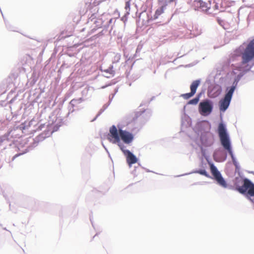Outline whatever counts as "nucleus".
Masks as SVG:
<instances>
[{"label":"nucleus","instance_id":"nucleus-1","mask_svg":"<svg viewBox=\"0 0 254 254\" xmlns=\"http://www.w3.org/2000/svg\"><path fill=\"white\" fill-rule=\"evenodd\" d=\"M217 132L220 144L223 149L218 148L214 151L213 157L214 160L217 162L225 161L227 157V153H228L230 155L233 163L235 167V172H239L240 166L233 153L231 138L227 131L226 126L223 122L219 123Z\"/></svg>","mask_w":254,"mask_h":254},{"label":"nucleus","instance_id":"nucleus-2","mask_svg":"<svg viewBox=\"0 0 254 254\" xmlns=\"http://www.w3.org/2000/svg\"><path fill=\"white\" fill-rule=\"evenodd\" d=\"M118 128L112 125L109 128L108 140L113 144H117L121 150L125 149V144H130L134 139V135L130 132L123 130L119 125Z\"/></svg>","mask_w":254,"mask_h":254},{"label":"nucleus","instance_id":"nucleus-3","mask_svg":"<svg viewBox=\"0 0 254 254\" xmlns=\"http://www.w3.org/2000/svg\"><path fill=\"white\" fill-rule=\"evenodd\" d=\"M115 21L116 19L113 18L105 21L102 17H97L96 13H93L88 18L86 24L90 27L89 33L90 34L94 33L97 29L102 28L101 31L95 35L96 37H99L106 34L108 31L110 32L113 26L112 24L113 22L114 24Z\"/></svg>","mask_w":254,"mask_h":254},{"label":"nucleus","instance_id":"nucleus-4","mask_svg":"<svg viewBox=\"0 0 254 254\" xmlns=\"http://www.w3.org/2000/svg\"><path fill=\"white\" fill-rule=\"evenodd\" d=\"M233 184L234 186H229L228 189L235 190L243 195L254 185V183L250 179L238 177L233 180Z\"/></svg>","mask_w":254,"mask_h":254},{"label":"nucleus","instance_id":"nucleus-5","mask_svg":"<svg viewBox=\"0 0 254 254\" xmlns=\"http://www.w3.org/2000/svg\"><path fill=\"white\" fill-rule=\"evenodd\" d=\"M254 65L253 64L252 65L248 64L246 66L244 69L242 70L239 66H236V68H233L232 74L235 75L232 85L231 86H228L226 88L225 92L233 95L235 90H236L238 83L241 80V78L246 74V73L252 68Z\"/></svg>","mask_w":254,"mask_h":254},{"label":"nucleus","instance_id":"nucleus-6","mask_svg":"<svg viewBox=\"0 0 254 254\" xmlns=\"http://www.w3.org/2000/svg\"><path fill=\"white\" fill-rule=\"evenodd\" d=\"M140 111L134 113V116L131 120V123L138 126L143 125L151 116V111L149 109H140Z\"/></svg>","mask_w":254,"mask_h":254},{"label":"nucleus","instance_id":"nucleus-7","mask_svg":"<svg viewBox=\"0 0 254 254\" xmlns=\"http://www.w3.org/2000/svg\"><path fill=\"white\" fill-rule=\"evenodd\" d=\"M159 4L160 7L157 8L153 15V16L149 15L146 11H142L140 13L139 18L140 19L141 17L143 16H147L146 21L149 22L150 21H152L157 19L159 15L164 12V10L166 9V6L170 2L166 1V0H158Z\"/></svg>","mask_w":254,"mask_h":254},{"label":"nucleus","instance_id":"nucleus-8","mask_svg":"<svg viewBox=\"0 0 254 254\" xmlns=\"http://www.w3.org/2000/svg\"><path fill=\"white\" fill-rule=\"evenodd\" d=\"M213 106V103L211 100L205 99L199 103L198 112L201 116L207 117L212 113Z\"/></svg>","mask_w":254,"mask_h":254},{"label":"nucleus","instance_id":"nucleus-9","mask_svg":"<svg viewBox=\"0 0 254 254\" xmlns=\"http://www.w3.org/2000/svg\"><path fill=\"white\" fill-rule=\"evenodd\" d=\"M46 137L47 136L45 133H41L40 135L36 136L35 138L33 139V142L30 144V145L26 147V148L24 149V150L22 151L21 152L15 154L12 157L11 160L13 161L16 158L18 157V156L28 152L30 150H32L34 148H35L36 146L38 145L39 142L44 140Z\"/></svg>","mask_w":254,"mask_h":254},{"label":"nucleus","instance_id":"nucleus-10","mask_svg":"<svg viewBox=\"0 0 254 254\" xmlns=\"http://www.w3.org/2000/svg\"><path fill=\"white\" fill-rule=\"evenodd\" d=\"M198 136L199 141L198 144L202 145L205 147L211 146L215 142L214 134L211 131L205 132Z\"/></svg>","mask_w":254,"mask_h":254},{"label":"nucleus","instance_id":"nucleus-11","mask_svg":"<svg viewBox=\"0 0 254 254\" xmlns=\"http://www.w3.org/2000/svg\"><path fill=\"white\" fill-rule=\"evenodd\" d=\"M211 126L208 121H201L197 122L194 127V131L197 135H199L205 132L210 131Z\"/></svg>","mask_w":254,"mask_h":254},{"label":"nucleus","instance_id":"nucleus-12","mask_svg":"<svg viewBox=\"0 0 254 254\" xmlns=\"http://www.w3.org/2000/svg\"><path fill=\"white\" fill-rule=\"evenodd\" d=\"M233 95L225 92L223 98L219 102V108L220 112H225L229 108Z\"/></svg>","mask_w":254,"mask_h":254},{"label":"nucleus","instance_id":"nucleus-13","mask_svg":"<svg viewBox=\"0 0 254 254\" xmlns=\"http://www.w3.org/2000/svg\"><path fill=\"white\" fill-rule=\"evenodd\" d=\"M243 51H241L240 49H237L234 54L230 57L228 61L229 64H231L232 66H234L237 63L236 62H240L242 64L244 65L246 64H243L242 62V54Z\"/></svg>","mask_w":254,"mask_h":254},{"label":"nucleus","instance_id":"nucleus-14","mask_svg":"<svg viewBox=\"0 0 254 254\" xmlns=\"http://www.w3.org/2000/svg\"><path fill=\"white\" fill-rule=\"evenodd\" d=\"M121 150L125 156L127 163L129 167H131L132 164L137 163L138 159L132 152L126 148Z\"/></svg>","mask_w":254,"mask_h":254},{"label":"nucleus","instance_id":"nucleus-15","mask_svg":"<svg viewBox=\"0 0 254 254\" xmlns=\"http://www.w3.org/2000/svg\"><path fill=\"white\" fill-rule=\"evenodd\" d=\"M194 6L195 10L206 12L210 8L211 3L210 1L206 2L202 0H196L194 1Z\"/></svg>","mask_w":254,"mask_h":254},{"label":"nucleus","instance_id":"nucleus-16","mask_svg":"<svg viewBox=\"0 0 254 254\" xmlns=\"http://www.w3.org/2000/svg\"><path fill=\"white\" fill-rule=\"evenodd\" d=\"M192 173L199 174L201 175L204 176L207 178H211V176L206 171L205 169H200L198 170H195L190 173H185L184 174L175 176V177H181V176H185V175H189V174H190Z\"/></svg>","mask_w":254,"mask_h":254},{"label":"nucleus","instance_id":"nucleus-17","mask_svg":"<svg viewBox=\"0 0 254 254\" xmlns=\"http://www.w3.org/2000/svg\"><path fill=\"white\" fill-rule=\"evenodd\" d=\"M102 75L107 78H111L114 76L115 74V70H113V65H110L108 68L105 69H101Z\"/></svg>","mask_w":254,"mask_h":254},{"label":"nucleus","instance_id":"nucleus-18","mask_svg":"<svg viewBox=\"0 0 254 254\" xmlns=\"http://www.w3.org/2000/svg\"><path fill=\"white\" fill-rule=\"evenodd\" d=\"M191 125V119L190 118L185 115L182 118V126L183 127L188 128Z\"/></svg>","mask_w":254,"mask_h":254},{"label":"nucleus","instance_id":"nucleus-19","mask_svg":"<svg viewBox=\"0 0 254 254\" xmlns=\"http://www.w3.org/2000/svg\"><path fill=\"white\" fill-rule=\"evenodd\" d=\"M214 179L217 182V183L219 186H220L224 188H228L229 186L227 185V183L226 181L223 178V177H222L221 174H220L218 176H217Z\"/></svg>","mask_w":254,"mask_h":254},{"label":"nucleus","instance_id":"nucleus-20","mask_svg":"<svg viewBox=\"0 0 254 254\" xmlns=\"http://www.w3.org/2000/svg\"><path fill=\"white\" fill-rule=\"evenodd\" d=\"M200 79L194 80L190 85V92L195 94L198 87L200 84Z\"/></svg>","mask_w":254,"mask_h":254},{"label":"nucleus","instance_id":"nucleus-21","mask_svg":"<svg viewBox=\"0 0 254 254\" xmlns=\"http://www.w3.org/2000/svg\"><path fill=\"white\" fill-rule=\"evenodd\" d=\"M211 92H212V97L213 98H215L221 94L222 92V87L219 85H216L213 87Z\"/></svg>","mask_w":254,"mask_h":254},{"label":"nucleus","instance_id":"nucleus-22","mask_svg":"<svg viewBox=\"0 0 254 254\" xmlns=\"http://www.w3.org/2000/svg\"><path fill=\"white\" fill-rule=\"evenodd\" d=\"M210 169L211 173L213 177V179L221 174V173L218 171L217 167L214 165V163H212L211 165L210 166Z\"/></svg>","mask_w":254,"mask_h":254},{"label":"nucleus","instance_id":"nucleus-23","mask_svg":"<svg viewBox=\"0 0 254 254\" xmlns=\"http://www.w3.org/2000/svg\"><path fill=\"white\" fill-rule=\"evenodd\" d=\"M84 101V99L82 97H80L78 99H73L70 101L69 104L73 108L75 106V105L79 104Z\"/></svg>","mask_w":254,"mask_h":254},{"label":"nucleus","instance_id":"nucleus-24","mask_svg":"<svg viewBox=\"0 0 254 254\" xmlns=\"http://www.w3.org/2000/svg\"><path fill=\"white\" fill-rule=\"evenodd\" d=\"M57 119H56V121H55V124L53 127V131H58V130L59 129V127L62 126V119H59V121H60V122H58L57 123H56V122H57Z\"/></svg>","mask_w":254,"mask_h":254},{"label":"nucleus","instance_id":"nucleus-25","mask_svg":"<svg viewBox=\"0 0 254 254\" xmlns=\"http://www.w3.org/2000/svg\"><path fill=\"white\" fill-rule=\"evenodd\" d=\"M130 0H126L125 9L127 14H129V11L130 9Z\"/></svg>","mask_w":254,"mask_h":254},{"label":"nucleus","instance_id":"nucleus-26","mask_svg":"<svg viewBox=\"0 0 254 254\" xmlns=\"http://www.w3.org/2000/svg\"><path fill=\"white\" fill-rule=\"evenodd\" d=\"M194 95V94L190 92L189 93L182 94L180 96L183 97L185 99H189Z\"/></svg>","mask_w":254,"mask_h":254},{"label":"nucleus","instance_id":"nucleus-27","mask_svg":"<svg viewBox=\"0 0 254 254\" xmlns=\"http://www.w3.org/2000/svg\"><path fill=\"white\" fill-rule=\"evenodd\" d=\"M110 105V103H107L105 104L102 107V108L100 109L99 111L98 112V116H100L104 111L108 107V106Z\"/></svg>","mask_w":254,"mask_h":254},{"label":"nucleus","instance_id":"nucleus-28","mask_svg":"<svg viewBox=\"0 0 254 254\" xmlns=\"http://www.w3.org/2000/svg\"><path fill=\"white\" fill-rule=\"evenodd\" d=\"M198 98V97H194L193 99L190 100L187 104L194 105H196L199 102Z\"/></svg>","mask_w":254,"mask_h":254},{"label":"nucleus","instance_id":"nucleus-29","mask_svg":"<svg viewBox=\"0 0 254 254\" xmlns=\"http://www.w3.org/2000/svg\"><path fill=\"white\" fill-rule=\"evenodd\" d=\"M197 145L200 149L202 156H203L204 157H205V156H207V155H206V149L204 148L205 147L204 146H202V145H200L199 144H197Z\"/></svg>","mask_w":254,"mask_h":254},{"label":"nucleus","instance_id":"nucleus-30","mask_svg":"<svg viewBox=\"0 0 254 254\" xmlns=\"http://www.w3.org/2000/svg\"><path fill=\"white\" fill-rule=\"evenodd\" d=\"M5 23L6 27L8 30L12 31H16L15 27L11 25L8 22H5Z\"/></svg>","mask_w":254,"mask_h":254},{"label":"nucleus","instance_id":"nucleus-31","mask_svg":"<svg viewBox=\"0 0 254 254\" xmlns=\"http://www.w3.org/2000/svg\"><path fill=\"white\" fill-rule=\"evenodd\" d=\"M129 14H127V12H126L124 14V15H123V16L122 17L121 20L123 21L124 23H125L127 21V16Z\"/></svg>","mask_w":254,"mask_h":254},{"label":"nucleus","instance_id":"nucleus-32","mask_svg":"<svg viewBox=\"0 0 254 254\" xmlns=\"http://www.w3.org/2000/svg\"><path fill=\"white\" fill-rule=\"evenodd\" d=\"M154 98V97H152V98L150 99V101H143V102H142L140 104V106H139V107H142V106H144V105H146V106H147L148 104H149V103H150V101H151L152 100H153V98Z\"/></svg>","mask_w":254,"mask_h":254},{"label":"nucleus","instance_id":"nucleus-33","mask_svg":"<svg viewBox=\"0 0 254 254\" xmlns=\"http://www.w3.org/2000/svg\"><path fill=\"white\" fill-rule=\"evenodd\" d=\"M217 22L218 23V24L221 26H224V21L222 19H221V18L218 17L217 18Z\"/></svg>","mask_w":254,"mask_h":254},{"label":"nucleus","instance_id":"nucleus-34","mask_svg":"<svg viewBox=\"0 0 254 254\" xmlns=\"http://www.w3.org/2000/svg\"><path fill=\"white\" fill-rule=\"evenodd\" d=\"M36 81L37 79L35 78H31L29 82H30V84L31 85H33L36 83Z\"/></svg>","mask_w":254,"mask_h":254},{"label":"nucleus","instance_id":"nucleus-35","mask_svg":"<svg viewBox=\"0 0 254 254\" xmlns=\"http://www.w3.org/2000/svg\"><path fill=\"white\" fill-rule=\"evenodd\" d=\"M205 159H206L207 163L209 164V166L210 165H211V164L212 163H213L212 162H211L210 160V159H209V156H205Z\"/></svg>","mask_w":254,"mask_h":254},{"label":"nucleus","instance_id":"nucleus-36","mask_svg":"<svg viewBox=\"0 0 254 254\" xmlns=\"http://www.w3.org/2000/svg\"><path fill=\"white\" fill-rule=\"evenodd\" d=\"M115 95V94H113V93H112V94L110 95L108 103H110V104H111V103L113 99L114 98Z\"/></svg>","mask_w":254,"mask_h":254},{"label":"nucleus","instance_id":"nucleus-37","mask_svg":"<svg viewBox=\"0 0 254 254\" xmlns=\"http://www.w3.org/2000/svg\"><path fill=\"white\" fill-rule=\"evenodd\" d=\"M200 166L202 167V169H205V167H206V163H204L202 159L201 161Z\"/></svg>","mask_w":254,"mask_h":254},{"label":"nucleus","instance_id":"nucleus-38","mask_svg":"<svg viewBox=\"0 0 254 254\" xmlns=\"http://www.w3.org/2000/svg\"><path fill=\"white\" fill-rule=\"evenodd\" d=\"M73 108L74 107L72 108V107L69 105V106L68 107V114L74 112V109Z\"/></svg>","mask_w":254,"mask_h":254},{"label":"nucleus","instance_id":"nucleus-39","mask_svg":"<svg viewBox=\"0 0 254 254\" xmlns=\"http://www.w3.org/2000/svg\"><path fill=\"white\" fill-rule=\"evenodd\" d=\"M87 92H88V90L87 89H84L82 91V96L86 95V94L87 93Z\"/></svg>","mask_w":254,"mask_h":254},{"label":"nucleus","instance_id":"nucleus-40","mask_svg":"<svg viewBox=\"0 0 254 254\" xmlns=\"http://www.w3.org/2000/svg\"><path fill=\"white\" fill-rule=\"evenodd\" d=\"M19 128L20 129H24L25 128V126L24 124H21V125H20L19 126Z\"/></svg>","mask_w":254,"mask_h":254},{"label":"nucleus","instance_id":"nucleus-41","mask_svg":"<svg viewBox=\"0 0 254 254\" xmlns=\"http://www.w3.org/2000/svg\"><path fill=\"white\" fill-rule=\"evenodd\" d=\"M201 96V93H199L196 95V96L195 97H198V101H199V99Z\"/></svg>","mask_w":254,"mask_h":254},{"label":"nucleus","instance_id":"nucleus-42","mask_svg":"<svg viewBox=\"0 0 254 254\" xmlns=\"http://www.w3.org/2000/svg\"><path fill=\"white\" fill-rule=\"evenodd\" d=\"M118 90H119V88L118 87H116L114 89V93L113 94H115V95H116V94L118 92Z\"/></svg>","mask_w":254,"mask_h":254},{"label":"nucleus","instance_id":"nucleus-43","mask_svg":"<svg viewBox=\"0 0 254 254\" xmlns=\"http://www.w3.org/2000/svg\"><path fill=\"white\" fill-rule=\"evenodd\" d=\"M99 116H98V113L96 115V116H95V117L91 121V122H94L97 119V118L99 117Z\"/></svg>","mask_w":254,"mask_h":254},{"label":"nucleus","instance_id":"nucleus-44","mask_svg":"<svg viewBox=\"0 0 254 254\" xmlns=\"http://www.w3.org/2000/svg\"><path fill=\"white\" fill-rule=\"evenodd\" d=\"M219 8V6H218V3H216L214 5V8L216 9H218Z\"/></svg>","mask_w":254,"mask_h":254},{"label":"nucleus","instance_id":"nucleus-45","mask_svg":"<svg viewBox=\"0 0 254 254\" xmlns=\"http://www.w3.org/2000/svg\"><path fill=\"white\" fill-rule=\"evenodd\" d=\"M44 126V124L40 125V126L39 127V129L40 130H41Z\"/></svg>","mask_w":254,"mask_h":254},{"label":"nucleus","instance_id":"nucleus-46","mask_svg":"<svg viewBox=\"0 0 254 254\" xmlns=\"http://www.w3.org/2000/svg\"><path fill=\"white\" fill-rule=\"evenodd\" d=\"M176 0H166L167 1L171 3L173 1H176Z\"/></svg>","mask_w":254,"mask_h":254},{"label":"nucleus","instance_id":"nucleus-47","mask_svg":"<svg viewBox=\"0 0 254 254\" xmlns=\"http://www.w3.org/2000/svg\"><path fill=\"white\" fill-rule=\"evenodd\" d=\"M142 168L144 169L143 167H142ZM144 169H145V168H144ZM145 170L147 172H151V171H150L149 169H145Z\"/></svg>","mask_w":254,"mask_h":254},{"label":"nucleus","instance_id":"nucleus-48","mask_svg":"<svg viewBox=\"0 0 254 254\" xmlns=\"http://www.w3.org/2000/svg\"><path fill=\"white\" fill-rule=\"evenodd\" d=\"M199 184H200V182H197V183H195L193 184V185H199Z\"/></svg>","mask_w":254,"mask_h":254},{"label":"nucleus","instance_id":"nucleus-49","mask_svg":"<svg viewBox=\"0 0 254 254\" xmlns=\"http://www.w3.org/2000/svg\"><path fill=\"white\" fill-rule=\"evenodd\" d=\"M102 145H103V146L104 147V148L106 149V150L107 151H108L107 149L106 148V147L104 146V145L103 144H102Z\"/></svg>","mask_w":254,"mask_h":254},{"label":"nucleus","instance_id":"nucleus-50","mask_svg":"<svg viewBox=\"0 0 254 254\" xmlns=\"http://www.w3.org/2000/svg\"><path fill=\"white\" fill-rule=\"evenodd\" d=\"M107 86V85L103 86H102V88H106Z\"/></svg>","mask_w":254,"mask_h":254},{"label":"nucleus","instance_id":"nucleus-51","mask_svg":"<svg viewBox=\"0 0 254 254\" xmlns=\"http://www.w3.org/2000/svg\"><path fill=\"white\" fill-rule=\"evenodd\" d=\"M186 107V106H184V110H185Z\"/></svg>","mask_w":254,"mask_h":254}]
</instances>
